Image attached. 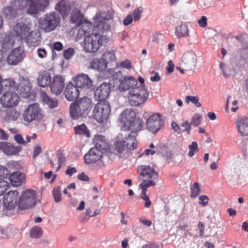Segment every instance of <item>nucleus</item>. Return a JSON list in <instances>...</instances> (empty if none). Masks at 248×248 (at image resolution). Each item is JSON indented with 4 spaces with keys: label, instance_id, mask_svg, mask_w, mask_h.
Instances as JSON below:
<instances>
[{
    "label": "nucleus",
    "instance_id": "obj_1",
    "mask_svg": "<svg viewBox=\"0 0 248 248\" xmlns=\"http://www.w3.org/2000/svg\"><path fill=\"white\" fill-rule=\"evenodd\" d=\"M108 72L111 75L115 84L121 92L129 91L138 84V80L134 77L129 76L124 77L121 71L114 72V69H109Z\"/></svg>",
    "mask_w": 248,
    "mask_h": 248
},
{
    "label": "nucleus",
    "instance_id": "obj_2",
    "mask_svg": "<svg viewBox=\"0 0 248 248\" xmlns=\"http://www.w3.org/2000/svg\"><path fill=\"white\" fill-rule=\"evenodd\" d=\"M61 17L59 13L53 11L45 14L38 20L39 28L45 32L54 31L60 24Z\"/></svg>",
    "mask_w": 248,
    "mask_h": 248
},
{
    "label": "nucleus",
    "instance_id": "obj_3",
    "mask_svg": "<svg viewBox=\"0 0 248 248\" xmlns=\"http://www.w3.org/2000/svg\"><path fill=\"white\" fill-rule=\"evenodd\" d=\"M146 128L151 133L156 134L165 125L163 116L159 113L144 112Z\"/></svg>",
    "mask_w": 248,
    "mask_h": 248
},
{
    "label": "nucleus",
    "instance_id": "obj_4",
    "mask_svg": "<svg viewBox=\"0 0 248 248\" xmlns=\"http://www.w3.org/2000/svg\"><path fill=\"white\" fill-rule=\"evenodd\" d=\"M107 42L105 36L98 33L89 34L84 38L83 49L87 52H95Z\"/></svg>",
    "mask_w": 248,
    "mask_h": 248
},
{
    "label": "nucleus",
    "instance_id": "obj_5",
    "mask_svg": "<svg viewBox=\"0 0 248 248\" xmlns=\"http://www.w3.org/2000/svg\"><path fill=\"white\" fill-rule=\"evenodd\" d=\"M149 92L146 87L136 86L128 92L127 95L129 104L133 107H139L148 99Z\"/></svg>",
    "mask_w": 248,
    "mask_h": 248
},
{
    "label": "nucleus",
    "instance_id": "obj_6",
    "mask_svg": "<svg viewBox=\"0 0 248 248\" xmlns=\"http://www.w3.org/2000/svg\"><path fill=\"white\" fill-rule=\"evenodd\" d=\"M8 4L4 6L2 12L6 18H14L17 16L22 11L26 10L24 0H6Z\"/></svg>",
    "mask_w": 248,
    "mask_h": 248
},
{
    "label": "nucleus",
    "instance_id": "obj_7",
    "mask_svg": "<svg viewBox=\"0 0 248 248\" xmlns=\"http://www.w3.org/2000/svg\"><path fill=\"white\" fill-rule=\"evenodd\" d=\"M36 192L31 189L23 191L19 197L17 205L21 210L31 208L36 204Z\"/></svg>",
    "mask_w": 248,
    "mask_h": 248
},
{
    "label": "nucleus",
    "instance_id": "obj_8",
    "mask_svg": "<svg viewBox=\"0 0 248 248\" xmlns=\"http://www.w3.org/2000/svg\"><path fill=\"white\" fill-rule=\"evenodd\" d=\"M44 116V111L38 103L28 105L23 113V120L28 123L39 121L43 118Z\"/></svg>",
    "mask_w": 248,
    "mask_h": 248
},
{
    "label": "nucleus",
    "instance_id": "obj_9",
    "mask_svg": "<svg viewBox=\"0 0 248 248\" xmlns=\"http://www.w3.org/2000/svg\"><path fill=\"white\" fill-rule=\"evenodd\" d=\"M26 6V12L32 15L39 12H44L49 6V0H24Z\"/></svg>",
    "mask_w": 248,
    "mask_h": 248
},
{
    "label": "nucleus",
    "instance_id": "obj_10",
    "mask_svg": "<svg viewBox=\"0 0 248 248\" xmlns=\"http://www.w3.org/2000/svg\"><path fill=\"white\" fill-rule=\"evenodd\" d=\"M110 112V108L108 101H101L94 106L93 110V117L98 123L106 120Z\"/></svg>",
    "mask_w": 248,
    "mask_h": 248
},
{
    "label": "nucleus",
    "instance_id": "obj_11",
    "mask_svg": "<svg viewBox=\"0 0 248 248\" xmlns=\"http://www.w3.org/2000/svg\"><path fill=\"white\" fill-rule=\"evenodd\" d=\"M31 29L30 24L18 23L14 26L11 32L12 35L14 36L18 41L22 42L27 39Z\"/></svg>",
    "mask_w": 248,
    "mask_h": 248
},
{
    "label": "nucleus",
    "instance_id": "obj_12",
    "mask_svg": "<svg viewBox=\"0 0 248 248\" xmlns=\"http://www.w3.org/2000/svg\"><path fill=\"white\" fill-rule=\"evenodd\" d=\"M20 98L18 94L12 91L5 92L0 97V103L4 108H12L17 106Z\"/></svg>",
    "mask_w": 248,
    "mask_h": 248
},
{
    "label": "nucleus",
    "instance_id": "obj_13",
    "mask_svg": "<svg viewBox=\"0 0 248 248\" xmlns=\"http://www.w3.org/2000/svg\"><path fill=\"white\" fill-rule=\"evenodd\" d=\"M197 60L196 55L193 51H187L183 55L180 65L186 70H192L196 66Z\"/></svg>",
    "mask_w": 248,
    "mask_h": 248
},
{
    "label": "nucleus",
    "instance_id": "obj_14",
    "mask_svg": "<svg viewBox=\"0 0 248 248\" xmlns=\"http://www.w3.org/2000/svg\"><path fill=\"white\" fill-rule=\"evenodd\" d=\"M140 175L142 177V182L152 181L156 183L158 177V173L150 166L142 165L140 167Z\"/></svg>",
    "mask_w": 248,
    "mask_h": 248
},
{
    "label": "nucleus",
    "instance_id": "obj_15",
    "mask_svg": "<svg viewBox=\"0 0 248 248\" xmlns=\"http://www.w3.org/2000/svg\"><path fill=\"white\" fill-rule=\"evenodd\" d=\"M136 115L135 112L130 109H126L121 113L119 119L122 125V131H126L128 129V126L135 119Z\"/></svg>",
    "mask_w": 248,
    "mask_h": 248
},
{
    "label": "nucleus",
    "instance_id": "obj_16",
    "mask_svg": "<svg viewBox=\"0 0 248 248\" xmlns=\"http://www.w3.org/2000/svg\"><path fill=\"white\" fill-rule=\"evenodd\" d=\"M111 84L109 82H103L99 86L94 92V97L99 101H107L109 95Z\"/></svg>",
    "mask_w": 248,
    "mask_h": 248
},
{
    "label": "nucleus",
    "instance_id": "obj_17",
    "mask_svg": "<svg viewBox=\"0 0 248 248\" xmlns=\"http://www.w3.org/2000/svg\"><path fill=\"white\" fill-rule=\"evenodd\" d=\"M25 56L24 50L21 47L13 49L7 57L8 63L10 65H16L22 61Z\"/></svg>",
    "mask_w": 248,
    "mask_h": 248
},
{
    "label": "nucleus",
    "instance_id": "obj_18",
    "mask_svg": "<svg viewBox=\"0 0 248 248\" xmlns=\"http://www.w3.org/2000/svg\"><path fill=\"white\" fill-rule=\"evenodd\" d=\"M64 85L63 77L61 75H56L50 84L51 93L56 95L60 94L63 91Z\"/></svg>",
    "mask_w": 248,
    "mask_h": 248
},
{
    "label": "nucleus",
    "instance_id": "obj_19",
    "mask_svg": "<svg viewBox=\"0 0 248 248\" xmlns=\"http://www.w3.org/2000/svg\"><path fill=\"white\" fill-rule=\"evenodd\" d=\"M97 21L96 28L99 31L104 32L110 29V25L107 23L110 17L107 16L105 12L97 13L96 15Z\"/></svg>",
    "mask_w": 248,
    "mask_h": 248
},
{
    "label": "nucleus",
    "instance_id": "obj_20",
    "mask_svg": "<svg viewBox=\"0 0 248 248\" xmlns=\"http://www.w3.org/2000/svg\"><path fill=\"white\" fill-rule=\"evenodd\" d=\"M18 192L16 190H10L5 194L3 199L4 207L7 210H11L17 204Z\"/></svg>",
    "mask_w": 248,
    "mask_h": 248
},
{
    "label": "nucleus",
    "instance_id": "obj_21",
    "mask_svg": "<svg viewBox=\"0 0 248 248\" xmlns=\"http://www.w3.org/2000/svg\"><path fill=\"white\" fill-rule=\"evenodd\" d=\"M75 85L78 88L89 89L93 85V81L87 75L81 74L75 77Z\"/></svg>",
    "mask_w": 248,
    "mask_h": 248
},
{
    "label": "nucleus",
    "instance_id": "obj_22",
    "mask_svg": "<svg viewBox=\"0 0 248 248\" xmlns=\"http://www.w3.org/2000/svg\"><path fill=\"white\" fill-rule=\"evenodd\" d=\"M103 153L95 148H91L88 153L84 155L86 164H91L99 160L102 156Z\"/></svg>",
    "mask_w": 248,
    "mask_h": 248
},
{
    "label": "nucleus",
    "instance_id": "obj_23",
    "mask_svg": "<svg viewBox=\"0 0 248 248\" xmlns=\"http://www.w3.org/2000/svg\"><path fill=\"white\" fill-rule=\"evenodd\" d=\"M21 149L22 147L20 146H15L7 142H0V150L8 155L17 154L21 151Z\"/></svg>",
    "mask_w": 248,
    "mask_h": 248
},
{
    "label": "nucleus",
    "instance_id": "obj_24",
    "mask_svg": "<svg viewBox=\"0 0 248 248\" xmlns=\"http://www.w3.org/2000/svg\"><path fill=\"white\" fill-rule=\"evenodd\" d=\"M74 103L77 104V106L85 117L88 114L92 108V101L87 97H84L80 100Z\"/></svg>",
    "mask_w": 248,
    "mask_h": 248
},
{
    "label": "nucleus",
    "instance_id": "obj_25",
    "mask_svg": "<svg viewBox=\"0 0 248 248\" xmlns=\"http://www.w3.org/2000/svg\"><path fill=\"white\" fill-rule=\"evenodd\" d=\"M79 92L78 88L76 85L69 83L66 86L64 92L65 98L68 101H73L78 97Z\"/></svg>",
    "mask_w": 248,
    "mask_h": 248
},
{
    "label": "nucleus",
    "instance_id": "obj_26",
    "mask_svg": "<svg viewBox=\"0 0 248 248\" xmlns=\"http://www.w3.org/2000/svg\"><path fill=\"white\" fill-rule=\"evenodd\" d=\"M78 26H79V28L76 37L77 39L88 35L93 27V25L91 22L83 21Z\"/></svg>",
    "mask_w": 248,
    "mask_h": 248
},
{
    "label": "nucleus",
    "instance_id": "obj_27",
    "mask_svg": "<svg viewBox=\"0 0 248 248\" xmlns=\"http://www.w3.org/2000/svg\"><path fill=\"white\" fill-rule=\"evenodd\" d=\"M236 126L239 133L242 136H248V117H242L236 122Z\"/></svg>",
    "mask_w": 248,
    "mask_h": 248
},
{
    "label": "nucleus",
    "instance_id": "obj_28",
    "mask_svg": "<svg viewBox=\"0 0 248 248\" xmlns=\"http://www.w3.org/2000/svg\"><path fill=\"white\" fill-rule=\"evenodd\" d=\"M93 142L95 145L94 148L98 149L102 153L109 149V145L105 136L97 135L93 139Z\"/></svg>",
    "mask_w": 248,
    "mask_h": 248
},
{
    "label": "nucleus",
    "instance_id": "obj_29",
    "mask_svg": "<svg viewBox=\"0 0 248 248\" xmlns=\"http://www.w3.org/2000/svg\"><path fill=\"white\" fill-rule=\"evenodd\" d=\"M64 18L66 17L70 11V7L68 0H61L58 1L55 7Z\"/></svg>",
    "mask_w": 248,
    "mask_h": 248
},
{
    "label": "nucleus",
    "instance_id": "obj_30",
    "mask_svg": "<svg viewBox=\"0 0 248 248\" xmlns=\"http://www.w3.org/2000/svg\"><path fill=\"white\" fill-rule=\"evenodd\" d=\"M9 180L13 186H19L25 183V175L21 172H14L10 175Z\"/></svg>",
    "mask_w": 248,
    "mask_h": 248
},
{
    "label": "nucleus",
    "instance_id": "obj_31",
    "mask_svg": "<svg viewBox=\"0 0 248 248\" xmlns=\"http://www.w3.org/2000/svg\"><path fill=\"white\" fill-rule=\"evenodd\" d=\"M16 88V83L12 78L3 79L0 75V95L2 92H8V91L15 89Z\"/></svg>",
    "mask_w": 248,
    "mask_h": 248
},
{
    "label": "nucleus",
    "instance_id": "obj_32",
    "mask_svg": "<svg viewBox=\"0 0 248 248\" xmlns=\"http://www.w3.org/2000/svg\"><path fill=\"white\" fill-rule=\"evenodd\" d=\"M51 77L49 72L42 71L39 72L37 78L38 85L41 87H47L51 83Z\"/></svg>",
    "mask_w": 248,
    "mask_h": 248
},
{
    "label": "nucleus",
    "instance_id": "obj_33",
    "mask_svg": "<svg viewBox=\"0 0 248 248\" xmlns=\"http://www.w3.org/2000/svg\"><path fill=\"white\" fill-rule=\"evenodd\" d=\"M122 133H124V139L126 141V148L133 150L137 147V142L135 134L133 133H129L125 131Z\"/></svg>",
    "mask_w": 248,
    "mask_h": 248
},
{
    "label": "nucleus",
    "instance_id": "obj_34",
    "mask_svg": "<svg viewBox=\"0 0 248 248\" xmlns=\"http://www.w3.org/2000/svg\"><path fill=\"white\" fill-rule=\"evenodd\" d=\"M108 62L102 56L100 59H93L91 63V67L92 69L102 71L107 67Z\"/></svg>",
    "mask_w": 248,
    "mask_h": 248
},
{
    "label": "nucleus",
    "instance_id": "obj_35",
    "mask_svg": "<svg viewBox=\"0 0 248 248\" xmlns=\"http://www.w3.org/2000/svg\"><path fill=\"white\" fill-rule=\"evenodd\" d=\"M24 42L27 43L31 46H37L40 42V35L38 33L32 31L31 30L30 34Z\"/></svg>",
    "mask_w": 248,
    "mask_h": 248
},
{
    "label": "nucleus",
    "instance_id": "obj_36",
    "mask_svg": "<svg viewBox=\"0 0 248 248\" xmlns=\"http://www.w3.org/2000/svg\"><path fill=\"white\" fill-rule=\"evenodd\" d=\"M124 133H120L115 142V149L119 153H122L126 148V141L124 139Z\"/></svg>",
    "mask_w": 248,
    "mask_h": 248
},
{
    "label": "nucleus",
    "instance_id": "obj_37",
    "mask_svg": "<svg viewBox=\"0 0 248 248\" xmlns=\"http://www.w3.org/2000/svg\"><path fill=\"white\" fill-rule=\"evenodd\" d=\"M16 38L12 35V33L5 35L2 42V48L4 50L12 48L15 44Z\"/></svg>",
    "mask_w": 248,
    "mask_h": 248
},
{
    "label": "nucleus",
    "instance_id": "obj_38",
    "mask_svg": "<svg viewBox=\"0 0 248 248\" xmlns=\"http://www.w3.org/2000/svg\"><path fill=\"white\" fill-rule=\"evenodd\" d=\"M143 122L142 119L138 118H135V119L130 124V125L128 126V129L127 130H131V133L135 134L136 132H139L143 129Z\"/></svg>",
    "mask_w": 248,
    "mask_h": 248
},
{
    "label": "nucleus",
    "instance_id": "obj_39",
    "mask_svg": "<svg viewBox=\"0 0 248 248\" xmlns=\"http://www.w3.org/2000/svg\"><path fill=\"white\" fill-rule=\"evenodd\" d=\"M83 16L81 14V12L77 9L73 10L70 14V22L75 24L77 26L79 25L83 21Z\"/></svg>",
    "mask_w": 248,
    "mask_h": 248
},
{
    "label": "nucleus",
    "instance_id": "obj_40",
    "mask_svg": "<svg viewBox=\"0 0 248 248\" xmlns=\"http://www.w3.org/2000/svg\"><path fill=\"white\" fill-rule=\"evenodd\" d=\"M70 113L73 120H78L81 118L85 117L77 106V104L75 103H72L70 106Z\"/></svg>",
    "mask_w": 248,
    "mask_h": 248
},
{
    "label": "nucleus",
    "instance_id": "obj_41",
    "mask_svg": "<svg viewBox=\"0 0 248 248\" xmlns=\"http://www.w3.org/2000/svg\"><path fill=\"white\" fill-rule=\"evenodd\" d=\"M175 34L179 37H187L189 35L188 27L186 24H181L176 26Z\"/></svg>",
    "mask_w": 248,
    "mask_h": 248
},
{
    "label": "nucleus",
    "instance_id": "obj_42",
    "mask_svg": "<svg viewBox=\"0 0 248 248\" xmlns=\"http://www.w3.org/2000/svg\"><path fill=\"white\" fill-rule=\"evenodd\" d=\"M41 96L43 102L46 103L49 108H54L58 107V101L57 99L50 98L45 93H42Z\"/></svg>",
    "mask_w": 248,
    "mask_h": 248
},
{
    "label": "nucleus",
    "instance_id": "obj_43",
    "mask_svg": "<svg viewBox=\"0 0 248 248\" xmlns=\"http://www.w3.org/2000/svg\"><path fill=\"white\" fill-rule=\"evenodd\" d=\"M76 134L89 138L90 137V131L87 128L86 125L82 124L78 125L74 128Z\"/></svg>",
    "mask_w": 248,
    "mask_h": 248
},
{
    "label": "nucleus",
    "instance_id": "obj_44",
    "mask_svg": "<svg viewBox=\"0 0 248 248\" xmlns=\"http://www.w3.org/2000/svg\"><path fill=\"white\" fill-rule=\"evenodd\" d=\"M18 89L22 93L27 94L31 89V86L30 81L28 80H23L19 84Z\"/></svg>",
    "mask_w": 248,
    "mask_h": 248
},
{
    "label": "nucleus",
    "instance_id": "obj_45",
    "mask_svg": "<svg viewBox=\"0 0 248 248\" xmlns=\"http://www.w3.org/2000/svg\"><path fill=\"white\" fill-rule=\"evenodd\" d=\"M155 185V183H154L152 181L150 182H142L140 185V187L141 189V193L140 197L147 196L146 194L147 191V188L150 186H154Z\"/></svg>",
    "mask_w": 248,
    "mask_h": 248
},
{
    "label": "nucleus",
    "instance_id": "obj_46",
    "mask_svg": "<svg viewBox=\"0 0 248 248\" xmlns=\"http://www.w3.org/2000/svg\"><path fill=\"white\" fill-rule=\"evenodd\" d=\"M43 234L42 228L38 226L32 227L30 232V236L32 238H39Z\"/></svg>",
    "mask_w": 248,
    "mask_h": 248
},
{
    "label": "nucleus",
    "instance_id": "obj_47",
    "mask_svg": "<svg viewBox=\"0 0 248 248\" xmlns=\"http://www.w3.org/2000/svg\"><path fill=\"white\" fill-rule=\"evenodd\" d=\"M190 196L192 198L197 197L200 193L201 188L198 183L195 182L190 186Z\"/></svg>",
    "mask_w": 248,
    "mask_h": 248
},
{
    "label": "nucleus",
    "instance_id": "obj_48",
    "mask_svg": "<svg viewBox=\"0 0 248 248\" xmlns=\"http://www.w3.org/2000/svg\"><path fill=\"white\" fill-rule=\"evenodd\" d=\"M188 156L189 157H192L196 153H197L199 151L197 143L196 141H192L188 146Z\"/></svg>",
    "mask_w": 248,
    "mask_h": 248
},
{
    "label": "nucleus",
    "instance_id": "obj_49",
    "mask_svg": "<svg viewBox=\"0 0 248 248\" xmlns=\"http://www.w3.org/2000/svg\"><path fill=\"white\" fill-rule=\"evenodd\" d=\"M143 11V9L142 7H139L134 9L133 15V20L135 21H139L140 19Z\"/></svg>",
    "mask_w": 248,
    "mask_h": 248
},
{
    "label": "nucleus",
    "instance_id": "obj_50",
    "mask_svg": "<svg viewBox=\"0 0 248 248\" xmlns=\"http://www.w3.org/2000/svg\"><path fill=\"white\" fill-rule=\"evenodd\" d=\"M19 115L20 112L15 109H12L7 113L8 119L12 121L16 120Z\"/></svg>",
    "mask_w": 248,
    "mask_h": 248
},
{
    "label": "nucleus",
    "instance_id": "obj_51",
    "mask_svg": "<svg viewBox=\"0 0 248 248\" xmlns=\"http://www.w3.org/2000/svg\"><path fill=\"white\" fill-rule=\"evenodd\" d=\"M191 101L197 107H200L201 106V103L199 101V98L197 96H186V102L188 104Z\"/></svg>",
    "mask_w": 248,
    "mask_h": 248
},
{
    "label": "nucleus",
    "instance_id": "obj_52",
    "mask_svg": "<svg viewBox=\"0 0 248 248\" xmlns=\"http://www.w3.org/2000/svg\"><path fill=\"white\" fill-rule=\"evenodd\" d=\"M53 194L54 201L56 202H60L62 200V194L60 187L54 188Z\"/></svg>",
    "mask_w": 248,
    "mask_h": 248
},
{
    "label": "nucleus",
    "instance_id": "obj_53",
    "mask_svg": "<svg viewBox=\"0 0 248 248\" xmlns=\"http://www.w3.org/2000/svg\"><path fill=\"white\" fill-rule=\"evenodd\" d=\"M9 186V183L2 179H0V196L2 195L7 190Z\"/></svg>",
    "mask_w": 248,
    "mask_h": 248
},
{
    "label": "nucleus",
    "instance_id": "obj_54",
    "mask_svg": "<svg viewBox=\"0 0 248 248\" xmlns=\"http://www.w3.org/2000/svg\"><path fill=\"white\" fill-rule=\"evenodd\" d=\"M202 117L199 114H195L191 118V121L190 123L191 125L195 126H198L201 123Z\"/></svg>",
    "mask_w": 248,
    "mask_h": 248
},
{
    "label": "nucleus",
    "instance_id": "obj_55",
    "mask_svg": "<svg viewBox=\"0 0 248 248\" xmlns=\"http://www.w3.org/2000/svg\"><path fill=\"white\" fill-rule=\"evenodd\" d=\"M102 57L104 58L106 60H107V62H108L109 61L112 62L116 60L115 53L113 51L106 52L103 55Z\"/></svg>",
    "mask_w": 248,
    "mask_h": 248
},
{
    "label": "nucleus",
    "instance_id": "obj_56",
    "mask_svg": "<svg viewBox=\"0 0 248 248\" xmlns=\"http://www.w3.org/2000/svg\"><path fill=\"white\" fill-rule=\"evenodd\" d=\"M75 50L72 47H69L63 51V56L66 60H70L74 55Z\"/></svg>",
    "mask_w": 248,
    "mask_h": 248
},
{
    "label": "nucleus",
    "instance_id": "obj_57",
    "mask_svg": "<svg viewBox=\"0 0 248 248\" xmlns=\"http://www.w3.org/2000/svg\"><path fill=\"white\" fill-rule=\"evenodd\" d=\"M116 67H121L122 68L129 69L132 67V65L130 61L126 59L121 62H118L116 64Z\"/></svg>",
    "mask_w": 248,
    "mask_h": 248
},
{
    "label": "nucleus",
    "instance_id": "obj_58",
    "mask_svg": "<svg viewBox=\"0 0 248 248\" xmlns=\"http://www.w3.org/2000/svg\"><path fill=\"white\" fill-rule=\"evenodd\" d=\"M191 125L190 124V123H189V122L188 121H185L183 122H182L180 124V126L181 127L184 128V129H182V130L183 131V132H186L187 134L190 133V130L191 129Z\"/></svg>",
    "mask_w": 248,
    "mask_h": 248
},
{
    "label": "nucleus",
    "instance_id": "obj_59",
    "mask_svg": "<svg viewBox=\"0 0 248 248\" xmlns=\"http://www.w3.org/2000/svg\"><path fill=\"white\" fill-rule=\"evenodd\" d=\"M200 202H199V204L202 205V206H205L207 205L208 203L209 198L206 195H202L199 197V198Z\"/></svg>",
    "mask_w": 248,
    "mask_h": 248
},
{
    "label": "nucleus",
    "instance_id": "obj_60",
    "mask_svg": "<svg viewBox=\"0 0 248 248\" xmlns=\"http://www.w3.org/2000/svg\"><path fill=\"white\" fill-rule=\"evenodd\" d=\"M9 174V171L7 168L0 165V177H5Z\"/></svg>",
    "mask_w": 248,
    "mask_h": 248
},
{
    "label": "nucleus",
    "instance_id": "obj_61",
    "mask_svg": "<svg viewBox=\"0 0 248 248\" xmlns=\"http://www.w3.org/2000/svg\"><path fill=\"white\" fill-rule=\"evenodd\" d=\"M15 141L20 144L25 145L26 144L25 140H24L22 136L20 134H16L14 136V137Z\"/></svg>",
    "mask_w": 248,
    "mask_h": 248
},
{
    "label": "nucleus",
    "instance_id": "obj_62",
    "mask_svg": "<svg viewBox=\"0 0 248 248\" xmlns=\"http://www.w3.org/2000/svg\"><path fill=\"white\" fill-rule=\"evenodd\" d=\"M38 56L40 58H44L46 57L47 52L45 48H39L37 49Z\"/></svg>",
    "mask_w": 248,
    "mask_h": 248
},
{
    "label": "nucleus",
    "instance_id": "obj_63",
    "mask_svg": "<svg viewBox=\"0 0 248 248\" xmlns=\"http://www.w3.org/2000/svg\"><path fill=\"white\" fill-rule=\"evenodd\" d=\"M171 125L173 130L178 134H181L183 132V131L181 129L180 126L175 122H172Z\"/></svg>",
    "mask_w": 248,
    "mask_h": 248
},
{
    "label": "nucleus",
    "instance_id": "obj_64",
    "mask_svg": "<svg viewBox=\"0 0 248 248\" xmlns=\"http://www.w3.org/2000/svg\"><path fill=\"white\" fill-rule=\"evenodd\" d=\"M133 21L132 15L129 14L124 19L123 24L125 26H128L130 25Z\"/></svg>",
    "mask_w": 248,
    "mask_h": 248
}]
</instances>
